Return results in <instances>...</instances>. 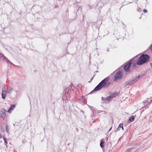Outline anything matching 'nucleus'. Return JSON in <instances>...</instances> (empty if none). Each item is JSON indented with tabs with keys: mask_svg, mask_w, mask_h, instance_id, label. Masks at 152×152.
I'll use <instances>...</instances> for the list:
<instances>
[{
	"mask_svg": "<svg viewBox=\"0 0 152 152\" xmlns=\"http://www.w3.org/2000/svg\"><path fill=\"white\" fill-rule=\"evenodd\" d=\"M150 58L148 55L146 54H142L139 58L137 61V65H142L148 62Z\"/></svg>",
	"mask_w": 152,
	"mask_h": 152,
	"instance_id": "nucleus-1",
	"label": "nucleus"
},
{
	"mask_svg": "<svg viewBox=\"0 0 152 152\" xmlns=\"http://www.w3.org/2000/svg\"><path fill=\"white\" fill-rule=\"evenodd\" d=\"M109 80V78L106 77L102 80L94 88L91 93H92L94 91H98L102 89L103 87H106V85L108 83Z\"/></svg>",
	"mask_w": 152,
	"mask_h": 152,
	"instance_id": "nucleus-2",
	"label": "nucleus"
},
{
	"mask_svg": "<svg viewBox=\"0 0 152 152\" xmlns=\"http://www.w3.org/2000/svg\"><path fill=\"white\" fill-rule=\"evenodd\" d=\"M139 79V77L137 76L133 77L126 82L124 86L127 87L129 86L132 85L138 80Z\"/></svg>",
	"mask_w": 152,
	"mask_h": 152,
	"instance_id": "nucleus-3",
	"label": "nucleus"
},
{
	"mask_svg": "<svg viewBox=\"0 0 152 152\" xmlns=\"http://www.w3.org/2000/svg\"><path fill=\"white\" fill-rule=\"evenodd\" d=\"M132 61L133 60L132 59L130 61L124 65V68L125 71L127 72L129 70V67H130L131 65L132 64H133Z\"/></svg>",
	"mask_w": 152,
	"mask_h": 152,
	"instance_id": "nucleus-4",
	"label": "nucleus"
},
{
	"mask_svg": "<svg viewBox=\"0 0 152 152\" xmlns=\"http://www.w3.org/2000/svg\"><path fill=\"white\" fill-rule=\"evenodd\" d=\"M122 73L121 71L117 72L115 75L114 76V80L115 81L118 79H121L122 77Z\"/></svg>",
	"mask_w": 152,
	"mask_h": 152,
	"instance_id": "nucleus-5",
	"label": "nucleus"
},
{
	"mask_svg": "<svg viewBox=\"0 0 152 152\" xmlns=\"http://www.w3.org/2000/svg\"><path fill=\"white\" fill-rule=\"evenodd\" d=\"M6 112L4 108H1L0 112V117L2 118H4L6 116Z\"/></svg>",
	"mask_w": 152,
	"mask_h": 152,
	"instance_id": "nucleus-6",
	"label": "nucleus"
},
{
	"mask_svg": "<svg viewBox=\"0 0 152 152\" xmlns=\"http://www.w3.org/2000/svg\"><path fill=\"white\" fill-rule=\"evenodd\" d=\"M7 93L6 90H4V89H2L1 96L3 99H5Z\"/></svg>",
	"mask_w": 152,
	"mask_h": 152,
	"instance_id": "nucleus-7",
	"label": "nucleus"
},
{
	"mask_svg": "<svg viewBox=\"0 0 152 152\" xmlns=\"http://www.w3.org/2000/svg\"><path fill=\"white\" fill-rule=\"evenodd\" d=\"M15 105L11 104V106L7 111L8 112H10V111H12L15 107Z\"/></svg>",
	"mask_w": 152,
	"mask_h": 152,
	"instance_id": "nucleus-8",
	"label": "nucleus"
},
{
	"mask_svg": "<svg viewBox=\"0 0 152 152\" xmlns=\"http://www.w3.org/2000/svg\"><path fill=\"white\" fill-rule=\"evenodd\" d=\"M119 94V93H114L111 94L110 95V96L112 98H113L114 97H115L116 96H117Z\"/></svg>",
	"mask_w": 152,
	"mask_h": 152,
	"instance_id": "nucleus-9",
	"label": "nucleus"
},
{
	"mask_svg": "<svg viewBox=\"0 0 152 152\" xmlns=\"http://www.w3.org/2000/svg\"><path fill=\"white\" fill-rule=\"evenodd\" d=\"M0 58L1 59H2L3 60L7 61V62H8V61H10L4 55H2L1 56Z\"/></svg>",
	"mask_w": 152,
	"mask_h": 152,
	"instance_id": "nucleus-10",
	"label": "nucleus"
},
{
	"mask_svg": "<svg viewBox=\"0 0 152 152\" xmlns=\"http://www.w3.org/2000/svg\"><path fill=\"white\" fill-rule=\"evenodd\" d=\"M134 120V117L133 116H130L129 118V122H131L133 121Z\"/></svg>",
	"mask_w": 152,
	"mask_h": 152,
	"instance_id": "nucleus-11",
	"label": "nucleus"
},
{
	"mask_svg": "<svg viewBox=\"0 0 152 152\" xmlns=\"http://www.w3.org/2000/svg\"><path fill=\"white\" fill-rule=\"evenodd\" d=\"M146 72H144L142 73L139 75L137 76V77H139H139H142L145 75L146 74Z\"/></svg>",
	"mask_w": 152,
	"mask_h": 152,
	"instance_id": "nucleus-12",
	"label": "nucleus"
},
{
	"mask_svg": "<svg viewBox=\"0 0 152 152\" xmlns=\"http://www.w3.org/2000/svg\"><path fill=\"white\" fill-rule=\"evenodd\" d=\"M12 88L11 87L10 88H9L7 91H6L7 92V93L8 94H10L12 92Z\"/></svg>",
	"mask_w": 152,
	"mask_h": 152,
	"instance_id": "nucleus-13",
	"label": "nucleus"
},
{
	"mask_svg": "<svg viewBox=\"0 0 152 152\" xmlns=\"http://www.w3.org/2000/svg\"><path fill=\"white\" fill-rule=\"evenodd\" d=\"M122 125H123V124H120L119 126H118V127L117 128L116 131H118L120 130L121 129V126Z\"/></svg>",
	"mask_w": 152,
	"mask_h": 152,
	"instance_id": "nucleus-14",
	"label": "nucleus"
},
{
	"mask_svg": "<svg viewBox=\"0 0 152 152\" xmlns=\"http://www.w3.org/2000/svg\"><path fill=\"white\" fill-rule=\"evenodd\" d=\"M100 146L102 148L104 147V142L103 141H102L100 143Z\"/></svg>",
	"mask_w": 152,
	"mask_h": 152,
	"instance_id": "nucleus-15",
	"label": "nucleus"
},
{
	"mask_svg": "<svg viewBox=\"0 0 152 152\" xmlns=\"http://www.w3.org/2000/svg\"><path fill=\"white\" fill-rule=\"evenodd\" d=\"M111 99H112L111 97L110 96L107 97L105 98V100H106V101H109Z\"/></svg>",
	"mask_w": 152,
	"mask_h": 152,
	"instance_id": "nucleus-16",
	"label": "nucleus"
},
{
	"mask_svg": "<svg viewBox=\"0 0 152 152\" xmlns=\"http://www.w3.org/2000/svg\"><path fill=\"white\" fill-rule=\"evenodd\" d=\"M3 139H4V141L5 144L6 145L7 144V139L5 137H3Z\"/></svg>",
	"mask_w": 152,
	"mask_h": 152,
	"instance_id": "nucleus-17",
	"label": "nucleus"
},
{
	"mask_svg": "<svg viewBox=\"0 0 152 152\" xmlns=\"http://www.w3.org/2000/svg\"><path fill=\"white\" fill-rule=\"evenodd\" d=\"M6 132L7 133H9V130L8 129V126L7 125L6 126Z\"/></svg>",
	"mask_w": 152,
	"mask_h": 152,
	"instance_id": "nucleus-18",
	"label": "nucleus"
},
{
	"mask_svg": "<svg viewBox=\"0 0 152 152\" xmlns=\"http://www.w3.org/2000/svg\"><path fill=\"white\" fill-rule=\"evenodd\" d=\"M102 112H104V113H106L105 112V111H103L99 110L98 112V113H101Z\"/></svg>",
	"mask_w": 152,
	"mask_h": 152,
	"instance_id": "nucleus-19",
	"label": "nucleus"
},
{
	"mask_svg": "<svg viewBox=\"0 0 152 152\" xmlns=\"http://www.w3.org/2000/svg\"><path fill=\"white\" fill-rule=\"evenodd\" d=\"M143 12L144 13H145L147 12V10H146L144 9L143 10Z\"/></svg>",
	"mask_w": 152,
	"mask_h": 152,
	"instance_id": "nucleus-20",
	"label": "nucleus"
},
{
	"mask_svg": "<svg viewBox=\"0 0 152 152\" xmlns=\"http://www.w3.org/2000/svg\"><path fill=\"white\" fill-rule=\"evenodd\" d=\"M102 101H103V100H105V98L104 97H102Z\"/></svg>",
	"mask_w": 152,
	"mask_h": 152,
	"instance_id": "nucleus-21",
	"label": "nucleus"
},
{
	"mask_svg": "<svg viewBox=\"0 0 152 152\" xmlns=\"http://www.w3.org/2000/svg\"><path fill=\"white\" fill-rule=\"evenodd\" d=\"M8 63H10V64L14 65V64L12 62H11L10 61H8Z\"/></svg>",
	"mask_w": 152,
	"mask_h": 152,
	"instance_id": "nucleus-22",
	"label": "nucleus"
},
{
	"mask_svg": "<svg viewBox=\"0 0 152 152\" xmlns=\"http://www.w3.org/2000/svg\"><path fill=\"white\" fill-rule=\"evenodd\" d=\"M150 49H151V50H152V44L151 45V46L150 47Z\"/></svg>",
	"mask_w": 152,
	"mask_h": 152,
	"instance_id": "nucleus-23",
	"label": "nucleus"
},
{
	"mask_svg": "<svg viewBox=\"0 0 152 152\" xmlns=\"http://www.w3.org/2000/svg\"><path fill=\"white\" fill-rule=\"evenodd\" d=\"M93 77L88 82L89 83L91 82L92 81L93 79Z\"/></svg>",
	"mask_w": 152,
	"mask_h": 152,
	"instance_id": "nucleus-24",
	"label": "nucleus"
},
{
	"mask_svg": "<svg viewBox=\"0 0 152 152\" xmlns=\"http://www.w3.org/2000/svg\"><path fill=\"white\" fill-rule=\"evenodd\" d=\"M121 126V129H122V130H124V128H123V125H122Z\"/></svg>",
	"mask_w": 152,
	"mask_h": 152,
	"instance_id": "nucleus-25",
	"label": "nucleus"
},
{
	"mask_svg": "<svg viewBox=\"0 0 152 152\" xmlns=\"http://www.w3.org/2000/svg\"><path fill=\"white\" fill-rule=\"evenodd\" d=\"M150 66H151V68H152V63H150Z\"/></svg>",
	"mask_w": 152,
	"mask_h": 152,
	"instance_id": "nucleus-26",
	"label": "nucleus"
},
{
	"mask_svg": "<svg viewBox=\"0 0 152 152\" xmlns=\"http://www.w3.org/2000/svg\"><path fill=\"white\" fill-rule=\"evenodd\" d=\"M136 65V64H133L132 65H133V66H135Z\"/></svg>",
	"mask_w": 152,
	"mask_h": 152,
	"instance_id": "nucleus-27",
	"label": "nucleus"
},
{
	"mask_svg": "<svg viewBox=\"0 0 152 152\" xmlns=\"http://www.w3.org/2000/svg\"><path fill=\"white\" fill-rule=\"evenodd\" d=\"M110 84V83H109L108 84H107V85L108 86V85H109Z\"/></svg>",
	"mask_w": 152,
	"mask_h": 152,
	"instance_id": "nucleus-28",
	"label": "nucleus"
},
{
	"mask_svg": "<svg viewBox=\"0 0 152 152\" xmlns=\"http://www.w3.org/2000/svg\"><path fill=\"white\" fill-rule=\"evenodd\" d=\"M112 127H111L110 128V130H109V131H110V130L111 129H112Z\"/></svg>",
	"mask_w": 152,
	"mask_h": 152,
	"instance_id": "nucleus-29",
	"label": "nucleus"
},
{
	"mask_svg": "<svg viewBox=\"0 0 152 152\" xmlns=\"http://www.w3.org/2000/svg\"><path fill=\"white\" fill-rule=\"evenodd\" d=\"M107 51H109V50H107Z\"/></svg>",
	"mask_w": 152,
	"mask_h": 152,
	"instance_id": "nucleus-30",
	"label": "nucleus"
},
{
	"mask_svg": "<svg viewBox=\"0 0 152 152\" xmlns=\"http://www.w3.org/2000/svg\"><path fill=\"white\" fill-rule=\"evenodd\" d=\"M152 101V100L151 101Z\"/></svg>",
	"mask_w": 152,
	"mask_h": 152,
	"instance_id": "nucleus-31",
	"label": "nucleus"
}]
</instances>
